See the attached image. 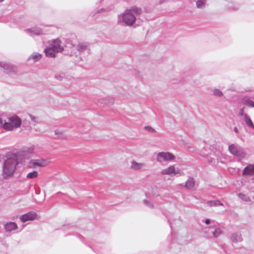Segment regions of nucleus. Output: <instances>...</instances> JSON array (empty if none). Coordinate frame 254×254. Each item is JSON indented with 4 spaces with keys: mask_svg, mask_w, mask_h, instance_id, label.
Wrapping results in <instances>:
<instances>
[{
    "mask_svg": "<svg viewBox=\"0 0 254 254\" xmlns=\"http://www.w3.org/2000/svg\"><path fill=\"white\" fill-rule=\"evenodd\" d=\"M17 164L16 157L13 155L11 157H9L5 161L3 169V177L7 178L13 175L15 169V166Z\"/></svg>",
    "mask_w": 254,
    "mask_h": 254,
    "instance_id": "f257e3e1",
    "label": "nucleus"
},
{
    "mask_svg": "<svg viewBox=\"0 0 254 254\" xmlns=\"http://www.w3.org/2000/svg\"><path fill=\"white\" fill-rule=\"evenodd\" d=\"M139 14L140 9L137 8H133L126 12L123 15L124 22L128 25L132 24L135 20V18L133 13Z\"/></svg>",
    "mask_w": 254,
    "mask_h": 254,
    "instance_id": "f03ea898",
    "label": "nucleus"
},
{
    "mask_svg": "<svg viewBox=\"0 0 254 254\" xmlns=\"http://www.w3.org/2000/svg\"><path fill=\"white\" fill-rule=\"evenodd\" d=\"M174 159L175 156L169 152H160L157 155V160L159 162L168 161Z\"/></svg>",
    "mask_w": 254,
    "mask_h": 254,
    "instance_id": "7ed1b4c3",
    "label": "nucleus"
},
{
    "mask_svg": "<svg viewBox=\"0 0 254 254\" xmlns=\"http://www.w3.org/2000/svg\"><path fill=\"white\" fill-rule=\"evenodd\" d=\"M180 173V171L178 169H176L174 166H171L166 169H163L161 172V174L163 175H175L179 174Z\"/></svg>",
    "mask_w": 254,
    "mask_h": 254,
    "instance_id": "20e7f679",
    "label": "nucleus"
},
{
    "mask_svg": "<svg viewBox=\"0 0 254 254\" xmlns=\"http://www.w3.org/2000/svg\"><path fill=\"white\" fill-rule=\"evenodd\" d=\"M37 214L35 212H29L25 214L22 215L20 217L21 222L24 223L28 221H32L36 218Z\"/></svg>",
    "mask_w": 254,
    "mask_h": 254,
    "instance_id": "39448f33",
    "label": "nucleus"
},
{
    "mask_svg": "<svg viewBox=\"0 0 254 254\" xmlns=\"http://www.w3.org/2000/svg\"><path fill=\"white\" fill-rule=\"evenodd\" d=\"M52 47L56 52H61L63 51V48L60 46V41L59 39L54 40L51 45Z\"/></svg>",
    "mask_w": 254,
    "mask_h": 254,
    "instance_id": "423d86ee",
    "label": "nucleus"
},
{
    "mask_svg": "<svg viewBox=\"0 0 254 254\" xmlns=\"http://www.w3.org/2000/svg\"><path fill=\"white\" fill-rule=\"evenodd\" d=\"M9 120L10 121L11 124L13 125L15 128L19 127L21 124V121L17 116H12L9 119Z\"/></svg>",
    "mask_w": 254,
    "mask_h": 254,
    "instance_id": "0eeeda50",
    "label": "nucleus"
},
{
    "mask_svg": "<svg viewBox=\"0 0 254 254\" xmlns=\"http://www.w3.org/2000/svg\"><path fill=\"white\" fill-rule=\"evenodd\" d=\"M229 149L232 154L237 156H240L243 154V153L240 150H238L237 147L234 144L229 145Z\"/></svg>",
    "mask_w": 254,
    "mask_h": 254,
    "instance_id": "6e6552de",
    "label": "nucleus"
},
{
    "mask_svg": "<svg viewBox=\"0 0 254 254\" xmlns=\"http://www.w3.org/2000/svg\"><path fill=\"white\" fill-rule=\"evenodd\" d=\"M243 174L254 175V166L251 165L246 167L243 171Z\"/></svg>",
    "mask_w": 254,
    "mask_h": 254,
    "instance_id": "1a4fd4ad",
    "label": "nucleus"
},
{
    "mask_svg": "<svg viewBox=\"0 0 254 254\" xmlns=\"http://www.w3.org/2000/svg\"><path fill=\"white\" fill-rule=\"evenodd\" d=\"M5 229L7 232H10L17 228L16 224L14 222H9L5 224Z\"/></svg>",
    "mask_w": 254,
    "mask_h": 254,
    "instance_id": "9d476101",
    "label": "nucleus"
},
{
    "mask_svg": "<svg viewBox=\"0 0 254 254\" xmlns=\"http://www.w3.org/2000/svg\"><path fill=\"white\" fill-rule=\"evenodd\" d=\"M56 51L52 47H48L45 50V52L46 56L48 57H55V53Z\"/></svg>",
    "mask_w": 254,
    "mask_h": 254,
    "instance_id": "9b49d317",
    "label": "nucleus"
},
{
    "mask_svg": "<svg viewBox=\"0 0 254 254\" xmlns=\"http://www.w3.org/2000/svg\"><path fill=\"white\" fill-rule=\"evenodd\" d=\"M231 239L233 243H237L242 240L241 234L234 233L231 235Z\"/></svg>",
    "mask_w": 254,
    "mask_h": 254,
    "instance_id": "f8f14e48",
    "label": "nucleus"
},
{
    "mask_svg": "<svg viewBox=\"0 0 254 254\" xmlns=\"http://www.w3.org/2000/svg\"><path fill=\"white\" fill-rule=\"evenodd\" d=\"M143 166V164L141 163H138L135 161L131 162V168L134 170H140Z\"/></svg>",
    "mask_w": 254,
    "mask_h": 254,
    "instance_id": "ddd939ff",
    "label": "nucleus"
},
{
    "mask_svg": "<svg viewBox=\"0 0 254 254\" xmlns=\"http://www.w3.org/2000/svg\"><path fill=\"white\" fill-rule=\"evenodd\" d=\"M195 182L192 178H190L186 183V187L188 189L192 188L194 186Z\"/></svg>",
    "mask_w": 254,
    "mask_h": 254,
    "instance_id": "4468645a",
    "label": "nucleus"
},
{
    "mask_svg": "<svg viewBox=\"0 0 254 254\" xmlns=\"http://www.w3.org/2000/svg\"><path fill=\"white\" fill-rule=\"evenodd\" d=\"M46 161L44 160H38L32 162L33 166H38L39 167H43L45 166Z\"/></svg>",
    "mask_w": 254,
    "mask_h": 254,
    "instance_id": "2eb2a0df",
    "label": "nucleus"
},
{
    "mask_svg": "<svg viewBox=\"0 0 254 254\" xmlns=\"http://www.w3.org/2000/svg\"><path fill=\"white\" fill-rule=\"evenodd\" d=\"M3 67L5 68L6 70H7V73H10V71H12L13 72L15 71V67L11 64H5Z\"/></svg>",
    "mask_w": 254,
    "mask_h": 254,
    "instance_id": "dca6fc26",
    "label": "nucleus"
},
{
    "mask_svg": "<svg viewBox=\"0 0 254 254\" xmlns=\"http://www.w3.org/2000/svg\"><path fill=\"white\" fill-rule=\"evenodd\" d=\"M245 121L249 127L254 128V125L252 121L247 114L245 115Z\"/></svg>",
    "mask_w": 254,
    "mask_h": 254,
    "instance_id": "f3484780",
    "label": "nucleus"
},
{
    "mask_svg": "<svg viewBox=\"0 0 254 254\" xmlns=\"http://www.w3.org/2000/svg\"><path fill=\"white\" fill-rule=\"evenodd\" d=\"M242 102L244 104L248 107H254V102L249 99H244Z\"/></svg>",
    "mask_w": 254,
    "mask_h": 254,
    "instance_id": "a211bd4d",
    "label": "nucleus"
},
{
    "mask_svg": "<svg viewBox=\"0 0 254 254\" xmlns=\"http://www.w3.org/2000/svg\"><path fill=\"white\" fill-rule=\"evenodd\" d=\"M38 176V172L36 171H34L32 172L27 174L26 177L28 179H34L36 178Z\"/></svg>",
    "mask_w": 254,
    "mask_h": 254,
    "instance_id": "6ab92c4d",
    "label": "nucleus"
},
{
    "mask_svg": "<svg viewBox=\"0 0 254 254\" xmlns=\"http://www.w3.org/2000/svg\"><path fill=\"white\" fill-rule=\"evenodd\" d=\"M3 127L7 130H11L14 128H15L14 126L11 124V123H4L3 125Z\"/></svg>",
    "mask_w": 254,
    "mask_h": 254,
    "instance_id": "aec40b11",
    "label": "nucleus"
},
{
    "mask_svg": "<svg viewBox=\"0 0 254 254\" xmlns=\"http://www.w3.org/2000/svg\"><path fill=\"white\" fill-rule=\"evenodd\" d=\"M41 58V55L39 54H34L29 59V60H33L34 62H36Z\"/></svg>",
    "mask_w": 254,
    "mask_h": 254,
    "instance_id": "412c9836",
    "label": "nucleus"
},
{
    "mask_svg": "<svg viewBox=\"0 0 254 254\" xmlns=\"http://www.w3.org/2000/svg\"><path fill=\"white\" fill-rule=\"evenodd\" d=\"M222 231L219 229H216L215 231L213 232V235L214 237H218L219 236H220L222 234Z\"/></svg>",
    "mask_w": 254,
    "mask_h": 254,
    "instance_id": "4be33fe9",
    "label": "nucleus"
},
{
    "mask_svg": "<svg viewBox=\"0 0 254 254\" xmlns=\"http://www.w3.org/2000/svg\"><path fill=\"white\" fill-rule=\"evenodd\" d=\"M205 0H198L196 2V5L198 8H200L205 4Z\"/></svg>",
    "mask_w": 254,
    "mask_h": 254,
    "instance_id": "5701e85b",
    "label": "nucleus"
},
{
    "mask_svg": "<svg viewBox=\"0 0 254 254\" xmlns=\"http://www.w3.org/2000/svg\"><path fill=\"white\" fill-rule=\"evenodd\" d=\"M209 203L210 204V205L211 206H216V205H223V204L221 202H220L219 201H209Z\"/></svg>",
    "mask_w": 254,
    "mask_h": 254,
    "instance_id": "b1692460",
    "label": "nucleus"
},
{
    "mask_svg": "<svg viewBox=\"0 0 254 254\" xmlns=\"http://www.w3.org/2000/svg\"><path fill=\"white\" fill-rule=\"evenodd\" d=\"M214 93L215 95H217L219 96H221L222 95V93L221 91L218 90H215L214 92Z\"/></svg>",
    "mask_w": 254,
    "mask_h": 254,
    "instance_id": "393cba45",
    "label": "nucleus"
},
{
    "mask_svg": "<svg viewBox=\"0 0 254 254\" xmlns=\"http://www.w3.org/2000/svg\"><path fill=\"white\" fill-rule=\"evenodd\" d=\"M244 108H242L240 110V112H239V115L240 116H242L244 114Z\"/></svg>",
    "mask_w": 254,
    "mask_h": 254,
    "instance_id": "a878e982",
    "label": "nucleus"
},
{
    "mask_svg": "<svg viewBox=\"0 0 254 254\" xmlns=\"http://www.w3.org/2000/svg\"><path fill=\"white\" fill-rule=\"evenodd\" d=\"M205 223H206V224H207V225H208V224H209L210 223V220H209V219H206V220H205Z\"/></svg>",
    "mask_w": 254,
    "mask_h": 254,
    "instance_id": "bb28decb",
    "label": "nucleus"
},
{
    "mask_svg": "<svg viewBox=\"0 0 254 254\" xmlns=\"http://www.w3.org/2000/svg\"><path fill=\"white\" fill-rule=\"evenodd\" d=\"M234 130H235V131L236 133H238V128H237L236 127H235V128H234Z\"/></svg>",
    "mask_w": 254,
    "mask_h": 254,
    "instance_id": "cd10ccee",
    "label": "nucleus"
},
{
    "mask_svg": "<svg viewBox=\"0 0 254 254\" xmlns=\"http://www.w3.org/2000/svg\"><path fill=\"white\" fill-rule=\"evenodd\" d=\"M147 128H148V129H149L151 130L152 131H154V129H152V128H151V127H147Z\"/></svg>",
    "mask_w": 254,
    "mask_h": 254,
    "instance_id": "c85d7f7f",
    "label": "nucleus"
},
{
    "mask_svg": "<svg viewBox=\"0 0 254 254\" xmlns=\"http://www.w3.org/2000/svg\"><path fill=\"white\" fill-rule=\"evenodd\" d=\"M2 124V121L0 119V124Z\"/></svg>",
    "mask_w": 254,
    "mask_h": 254,
    "instance_id": "c756f323",
    "label": "nucleus"
},
{
    "mask_svg": "<svg viewBox=\"0 0 254 254\" xmlns=\"http://www.w3.org/2000/svg\"><path fill=\"white\" fill-rule=\"evenodd\" d=\"M4 0H0V2H2V1H3Z\"/></svg>",
    "mask_w": 254,
    "mask_h": 254,
    "instance_id": "7c9ffc66",
    "label": "nucleus"
}]
</instances>
